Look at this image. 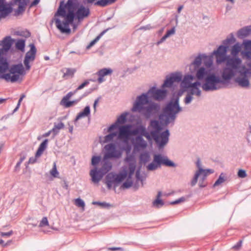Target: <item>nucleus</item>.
<instances>
[{
  "label": "nucleus",
  "mask_w": 251,
  "mask_h": 251,
  "mask_svg": "<svg viewBox=\"0 0 251 251\" xmlns=\"http://www.w3.org/2000/svg\"><path fill=\"white\" fill-rule=\"evenodd\" d=\"M173 83H174V82H173L172 77L171 76L169 77L167 76L162 87L163 88H164V87H171L172 86Z\"/></svg>",
  "instance_id": "nucleus-39"
},
{
  "label": "nucleus",
  "mask_w": 251,
  "mask_h": 251,
  "mask_svg": "<svg viewBox=\"0 0 251 251\" xmlns=\"http://www.w3.org/2000/svg\"><path fill=\"white\" fill-rule=\"evenodd\" d=\"M224 177V174L223 173H221L218 179L214 183L213 186L215 187L218 186L220 184L223 183L225 181Z\"/></svg>",
  "instance_id": "nucleus-44"
},
{
  "label": "nucleus",
  "mask_w": 251,
  "mask_h": 251,
  "mask_svg": "<svg viewBox=\"0 0 251 251\" xmlns=\"http://www.w3.org/2000/svg\"><path fill=\"white\" fill-rule=\"evenodd\" d=\"M111 29V28H108L104 30H103L95 39L91 41L89 44L87 46V49H90L91 47L94 46L101 37V36L104 35L109 29Z\"/></svg>",
  "instance_id": "nucleus-31"
},
{
  "label": "nucleus",
  "mask_w": 251,
  "mask_h": 251,
  "mask_svg": "<svg viewBox=\"0 0 251 251\" xmlns=\"http://www.w3.org/2000/svg\"><path fill=\"white\" fill-rule=\"evenodd\" d=\"M111 163L109 161H105L100 170L102 171L104 174H105L111 169Z\"/></svg>",
  "instance_id": "nucleus-33"
},
{
  "label": "nucleus",
  "mask_w": 251,
  "mask_h": 251,
  "mask_svg": "<svg viewBox=\"0 0 251 251\" xmlns=\"http://www.w3.org/2000/svg\"><path fill=\"white\" fill-rule=\"evenodd\" d=\"M243 240H240L235 245L232 247V249L235 251H239L241 249Z\"/></svg>",
  "instance_id": "nucleus-51"
},
{
  "label": "nucleus",
  "mask_w": 251,
  "mask_h": 251,
  "mask_svg": "<svg viewBox=\"0 0 251 251\" xmlns=\"http://www.w3.org/2000/svg\"><path fill=\"white\" fill-rule=\"evenodd\" d=\"M90 115V106L87 105L85 107V108L83 109L82 111L79 112L75 117V122H76L80 119L89 116Z\"/></svg>",
  "instance_id": "nucleus-27"
},
{
  "label": "nucleus",
  "mask_w": 251,
  "mask_h": 251,
  "mask_svg": "<svg viewBox=\"0 0 251 251\" xmlns=\"http://www.w3.org/2000/svg\"><path fill=\"white\" fill-rule=\"evenodd\" d=\"M111 176H112L110 174H107L105 176V183L108 189H111L113 184L114 185V182L112 180L113 177H111Z\"/></svg>",
  "instance_id": "nucleus-37"
},
{
  "label": "nucleus",
  "mask_w": 251,
  "mask_h": 251,
  "mask_svg": "<svg viewBox=\"0 0 251 251\" xmlns=\"http://www.w3.org/2000/svg\"><path fill=\"white\" fill-rule=\"evenodd\" d=\"M100 157L98 156H93L91 160V164L93 166H96L100 161Z\"/></svg>",
  "instance_id": "nucleus-49"
},
{
  "label": "nucleus",
  "mask_w": 251,
  "mask_h": 251,
  "mask_svg": "<svg viewBox=\"0 0 251 251\" xmlns=\"http://www.w3.org/2000/svg\"><path fill=\"white\" fill-rule=\"evenodd\" d=\"M93 89H91L89 91H86L81 97H80L78 99L75 100H74L69 101L67 100L65 101H63L62 102H61L62 103L65 107L68 108L72 106H73L74 104H76L78 103L82 98L84 97H86L89 94H90L93 91Z\"/></svg>",
  "instance_id": "nucleus-20"
},
{
  "label": "nucleus",
  "mask_w": 251,
  "mask_h": 251,
  "mask_svg": "<svg viewBox=\"0 0 251 251\" xmlns=\"http://www.w3.org/2000/svg\"><path fill=\"white\" fill-rule=\"evenodd\" d=\"M171 76L172 78L173 82H179L182 81V75L178 73L172 74Z\"/></svg>",
  "instance_id": "nucleus-43"
},
{
  "label": "nucleus",
  "mask_w": 251,
  "mask_h": 251,
  "mask_svg": "<svg viewBox=\"0 0 251 251\" xmlns=\"http://www.w3.org/2000/svg\"><path fill=\"white\" fill-rule=\"evenodd\" d=\"M92 203L95 205H98L102 208H107V209H109V208H110L112 206L111 204H110L109 203H107L105 201H104V202L93 201L92 202Z\"/></svg>",
  "instance_id": "nucleus-41"
},
{
  "label": "nucleus",
  "mask_w": 251,
  "mask_h": 251,
  "mask_svg": "<svg viewBox=\"0 0 251 251\" xmlns=\"http://www.w3.org/2000/svg\"><path fill=\"white\" fill-rule=\"evenodd\" d=\"M30 62H31L29 61H27V60L24 59V64L25 66V69L26 71H29L30 70L31 68V65H30Z\"/></svg>",
  "instance_id": "nucleus-59"
},
{
  "label": "nucleus",
  "mask_w": 251,
  "mask_h": 251,
  "mask_svg": "<svg viewBox=\"0 0 251 251\" xmlns=\"http://www.w3.org/2000/svg\"><path fill=\"white\" fill-rule=\"evenodd\" d=\"M136 169L135 162H130L128 164V171L126 180H131L132 176L133 175Z\"/></svg>",
  "instance_id": "nucleus-29"
},
{
  "label": "nucleus",
  "mask_w": 251,
  "mask_h": 251,
  "mask_svg": "<svg viewBox=\"0 0 251 251\" xmlns=\"http://www.w3.org/2000/svg\"><path fill=\"white\" fill-rule=\"evenodd\" d=\"M175 33V27H173L171 29L167 30L166 33V36L169 37L171 35L174 34Z\"/></svg>",
  "instance_id": "nucleus-64"
},
{
  "label": "nucleus",
  "mask_w": 251,
  "mask_h": 251,
  "mask_svg": "<svg viewBox=\"0 0 251 251\" xmlns=\"http://www.w3.org/2000/svg\"><path fill=\"white\" fill-rule=\"evenodd\" d=\"M247 65L249 67V68H247L245 66H243L241 67V71H246V70H249V71H250L249 72L250 73H249L248 74L250 76H251V62L247 64Z\"/></svg>",
  "instance_id": "nucleus-63"
},
{
  "label": "nucleus",
  "mask_w": 251,
  "mask_h": 251,
  "mask_svg": "<svg viewBox=\"0 0 251 251\" xmlns=\"http://www.w3.org/2000/svg\"><path fill=\"white\" fill-rule=\"evenodd\" d=\"M112 73V70L110 68H103L100 70L97 74L99 76L98 81L99 83H100L102 82L104 79L103 77L108 75H110Z\"/></svg>",
  "instance_id": "nucleus-21"
},
{
  "label": "nucleus",
  "mask_w": 251,
  "mask_h": 251,
  "mask_svg": "<svg viewBox=\"0 0 251 251\" xmlns=\"http://www.w3.org/2000/svg\"><path fill=\"white\" fill-rule=\"evenodd\" d=\"M106 153L105 154V158H119L121 156L120 151L117 150L116 146L114 143H110L105 146Z\"/></svg>",
  "instance_id": "nucleus-11"
},
{
  "label": "nucleus",
  "mask_w": 251,
  "mask_h": 251,
  "mask_svg": "<svg viewBox=\"0 0 251 251\" xmlns=\"http://www.w3.org/2000/svg\"><path fill=\"white\" fill-rule=\"evenodd\" d=\"M0 61V78L7 82H15L18 80L20 75H25L26 72L21 63L10 65L8 57Z\"/></svg>",
  "instance_id": "nucleus-3"
},
{
  "label": "nucleus",
  "mask_w": 251,
  "mask_h": 251,
  "mask_svg": "<svg viewBox=\"0 0 251 251\" xmlns=\"http://www.w3.org/2000/svg\"><path fill=\"white\" fill-rule=\"evenodd\" d=\"M206 56L203 55H199L197 56L194 61L191 63L189 66L190 72L191 73L193 74L196 72V77L199 80H205L207 76L210 75L212 73L209 70L205 69L204 67H201L202 58H206Z\"/></svg>",
  "instance_id": "nucleus-6"
},
{
  "label": "nucleus",
  "mask_w": 251,
  "mask_h": 251,
  "mask_svg": "<svg viewBox=\"0 0 251 251\" xmlns=\"http://www.w3.org/2000/svg\"><path fill=\"white\" fill-rule=\"evenodd\" d=\"M133 184V181L132 180H126L121 186V188L123 189H128L130 188Z\"/></svg>",
  "instance_id": "nucleus-45"
},
{
  "label": "nucleus",
  "mask_w": 251,
  "mask_h": 251,
  "mask_svg": "<svg viewBox=\"0 0 251 251\" xmlns=\"http://www.w3.org/2000/svg\"><path fill=\"white\" fill-rule=\"evenodd\" d=\"M250 33H251V25L240 29L238 31L237 35L238 37L243 38L248 36Z\"/></svg>",
  "instance_id": "nucleus-24"
},
{
  "label": "nucleus",
  "mask_w": 251,
  "mask_h": 251,
  "mask_svg": "<svg viewBox=\"0 0 251 251\" xmlns=\"http://www.w3.org/2000/svg\"><path fill=\"white\" fill-rule=\"evenodd\" d=\"M117 132H110L104 137V143H107L113 140V138L117 135Z\"/></svg>",
  "instance_id": "nucleus-40"
},
{
  "label": "nucleus",
  "mask_w": 251,
  "mask_h": 251,
  "mask_svg": "<svg viewBox=\"0 0 251 251\" xmlns=\"http://www.w3.org/2000/svg\"><path fill=\"white\" fill-rule=\"evenodd\" d=\"M14 40L10 36L5 37L2 40L0 41V61L3 62V59L8 57V53L11 49Z\"/></svg>",
  "instance_id": "nucleus-8"
},
{
  "label": "nucleus",
  "mask_w": 251,
  "mask_h": 251,
  "mask_svg": "<svg viewBox=\"0 0 251 251\" xmlns=\"http://www.w3.org/2000/svg\"><path fill=\"white\" fill-rule=\"evenodd\" d=\"M75 204L79 207L84 208L85 206V203L84 201L80 198L75 199Z\"/></svg>",
  "instance_id": "nucleus-48"
},
{
  "label": "nucleus",
  "mask_w": 251,
  "mask_h": 251,
  "mask_svg": "<svg viewBox=\"0 0 251 251\" xmlns=\"http://www.w3.org/2000/svg\"><path fill=\"white\" fill-rule=\"evenodd\" d=\"M150 158V156L148 152L141 153L140 156V161L143 162L144 163H146L149 161Z\"/></svg>",
  "instance_id": "nucleus-42"
},
{
  "label": "nucleus",
  "mask_w": 251,
  "mask_h": 251,
  "mask_svg": "<svg viewBox=\"0 0 251 251\" xmlns=\"http://www.w3.org/2000/svg\"><path fill=\"white\" fill-rule=\"evenodd\" d=\"M128 115L127 112L122 113L118 118L116 123L118 124H124L126 121V116Z\"/></svg>",
  "instance_id": "nucleus-36"
},
{
  "label": "nucleus",
  "mask_w": 251,
  "mask_h": 251,
  "mask_svg": "<svg viewBox=\"0 0 251 251\" xmlns=\"http://www.w3.org/2000/svg\"><path fill=\"white\" fill-rule=\"evenodd\" d=\"M50 173L51 175L52 176H53V177H57V175H58L59 173L57 170L56 164L55 163H54V165H53V166L52 169L50 171Z\"/></svg>",
  "instance_id": "nucleus-50"
},
{
  "label": "nucleus",
  "mask_w": 251,
  "mask_h": 251,
  "mask_svg": "<svg viewBox=\"0 0 251 251\" xmlns=\"http://www.w3.org/2000/svg\"><path fill=\"white\" fill-rule=\"evenodd\" d=\"M90 80H92L90 79ZM90 80H86L80 85H79L76 89H75V92H77L78 90L83 89L84 87L86 86L89 83Z\"/></svg>",
  "instance_id": "nucleus-53"
},
{
  "label": "nucleus",
  "mask_w": 251,
  "mask_h": 251,
  "mask_svg": "<svg viewBox=\"0 0 251 251\" xmlns=\"http://www.w3.org/2000/svg\"><path fill=\"white\" fill-rule=\"evenodd\" d=\"M130 133L133 135L144 136L149 140L151 139V135L147 131L145 126L142 125L134 126L133 129L130 130Z\"/></svg>",
  "instance_id": "nucleus-12"
},
{
  "label": "nucleus",
  "mask_w": 251,
  "mask_h": 251,
  "mask_svg": "<svg viewBox=\"0 0 251 251\" xmlns=\"http://www.w3.org/2000/svg\"><path fill=\"white\" fill-rule=\"evenodd\" d=\"M161 165L169 167L176 166V164L167 156H162L160 154H155L153 155V161L148 165L147 169L149 171H153Z\"/></svg>",
  "instance_id": "nucleus-7"
},
{
  "label": "nucleus",
  "mask_w": 251,
  "mask_h": 251,
  "mask_svg": "<svg viewBox=\"0 0 251 251\" xmlns=\"http://www.w3.org/2000/svg\"><path fill=\"white\" fill-rule=\"evenodd\" d=\"M29 47L30 50L25 53L24 59L32 62L36 58L37 50L33 44H30Z\"/></svg>",
  "instance_id": "nucleus-18"
},
{
  "label": "nucleus",
  "mask_w": 251,
  "mask_h": 251,
  "mask_svg": "<svg viewBox=\"0 0 251 251\" xmlns=\"http://www.w3.org/2000/svg\"><path fill=\"white\" fill-rule=\"evenodd\" d=\"M16 48L22 51H23L25 48V40H18L15 44Z\"/></svg>",
  "instance_id": "nucleus-34"
},
{
  "label": "nucleus",
  "mask_w": 251,
  "mask_h": 251,
  "mask_svg": "<svg viewBox=\"0 0 251 251\" xmlns=\"http://www.w3.org/2000/svg\"><path fill=\"white\" fill-rule=\"evenodd\" d=\"M238 176L240 178H244L247 176L246 172L244 170L240 169L238 172Z\"/></svg>",
  "instance_id": "nucleus-58"
},
{
  "label": "nucleus",
  "mask_w": 251,
  "mask_h": 251,
  "mask_svg": "<svg viewBox=\"0 0 251 251\" xmlns=\"http://www.w3.org/2000/svg\"><path fill=\"white\" fill-rule=\"evenodd\" d=\"M193 97L192 96L189 94L188 93L186 95V97L184 99V102L186 104H189L192 100H193Z\"/></svg>",
  "instance_id": "nucleus-56"
},
{
  "label": "nucleus",
  "mask_w": 251,
  "mask_h": 251,
  "mask_svg": "<svg viewBox=\"0 0 251 251\" xmlns=\"http://www.w3.org/2000/svg\"><path fill=\"white\" fill-rule=\"evenodd\" d=\"M76 92H75V90L74 91L69 92L65 97H63L61 100V102L68 100Z\"/></svg>",
  "instance_id": "nucleus-47"
},
{
  "label": "nucleus",
  "mask_w": 251,
  "mask_h": 251,
  "mask_svg": "<svg viewBox=\"0 0 251 251\" xmlns=\"http://www.w3.org/2000/svg\"><path fill=\"white\" fill-rule=\"evenodd\" d=\"M18 35L25 38H28L31 36V33L28 30L18 32Z\"/></svg>",
  "instance_id": "nucleus-52"
},
{
  "label": "nucleus",
  "mask_w": 251,
  "mask_h": 251,
  "mask_svg": "<svg viewBox=\"0 0 251 251\" xmlns=\"http://www.w3.org/2000/svg\"><path fill=\"white\" fill-rule=\"evenodd\" d=\"M182 93V92L179 91L177 93L176 95L174 94L171 99L173 100H176L177 99L178 102L179 103V97L181 96Z\"/></svg>",
  "instance_id": "nucleus-61"
},
{
  "label": "nucleus",
  "mask_w": 251,
  "mask_h": 251,
  "mask_svg": "<svg viewBox=\"0 0 251 251\" xmlns=\"http://www.w3.org/2000/svg\"><path fill=\"white\" fill-rule=\"evenodd\" d=\"M128 174V170L126 168H123L122 171L120 172L118 174H114L113 173H109L108 174H110L112 176L111 177H113L112 180L114 182V188L118 186V184L122 182L124 180H125Z\"/></svg>",
  "instance_id": "nucleus-13"
},
{
  "label": "nucleus",
  "mask_w": 251,
  "mask_h": 251,
  "mask_svg": "<svg viewBox=\"0 0 251 251\" xmlns=\"http://www.w3.org/2000/svg\"><path fill=\"white\" fill-rule=\"evenodd\" d=\"M160 108V104L150 101L148 94L143 93L136 98L131 111L142 112L146 118H149L157 116Z\"/></svg>",
  "instance_id": "nucleus-2"
},
{
  "label": "nucleus",
  "mask_w": 251,
  "mask_h": 251,
  "mask_svg": "<svg viewBox=\"0 0 251 251\" xmlns=\"http://www.w3.org/2000/svg\"><path fill=\"white\" fill-rule=\"evenodd\" d=\"M49 140L48 139H45L39 145L36 153L35 157H30L28 160L29 164H33L37 161V158L41 156L43 153L44 151L47 148Z\"/></svg>",
  "instance_id": "nucleus-14"
},
{
  "label": "nucleus",
  "mask_w": 251,
  "mask_h": 251,
  "mask_svg": "<svg viewBox=\"0 0 251 251\" xmlns=\"http://www.w3.org/2000/svg\"><path fill=\"white\" fill-rule=\"evenodd\" d=\"M230 37L227 38L223 41V45H220L216 50L213 51L212 54L214 55L218 64L226 61V66L223 69L221 73V78L212 73L207 78L201 87L205 91H214L221 88L219 84L227 85L231 79L237 74L238 69L241 65L242 60L240 58H229L226 56L228 45L233 44L235 41L232 33L230 34Z\"/></svg>",
  "instance_id": "nucleus-1"
},
{
  "label": "nucleus",
  "mask_w": 251,
  "mask_h": 251,
  "mask_svg": "<svg viewBox=\"0 0 251 251\" xmlns=\"http://www.w3.org/2000/svg\"><path fill=\"white\" fill-rule=\"evenodd\" d=\"M90 14V9L88 7H85L83 5H80L77 7L75 12L76 19L79 21L87 17Z\"/></svg>",
  "instance_id": "nucleus-16"
},
{
  "label": "nucleus",
  "mask_w": 251,
  "mask_h": 251,
  "mask_svg": "<svg viewBox=\"0 0 251 251\" xmlns=\"http://www.w3.org/2000/svg\"><path fill=\"white\" fill-rule=\"evenodd\" d=\"M240 68V66L239 68L238 69V71L237 72L240 74V76L237 77L235 78L234 81L237 83L239 86L243 88H246L250 86V81L249 80V77L250 76L248 74L249 72V70H246V71H241L239 70Z\"/></svg>",
  "instance_id": "nucleus-9"
},
{
  "label": "nucleus",
  "mask_w": 251,
  "mask_h": 251,
  "mask_svg": "<svg viewBox=\"0 0 251 251\" xmlns=\"http://www.w3.org/2000/svg\"><path fill=\"white\" fill-rule=\"evenodd\" d=\"M48 225V221L47 217H43L41 221L39 226H44Z\"/></svg>",
  "instance_id": "nucleus-60"
},
{
  "label": "nucleus",
  "mask_w": 251,
  "mask_h": 251,
  "mask_svg": "<svg viewBox=\"0 0 251 251\" xmlns=\"http://www.w3.org/2000/svg\"><path fill=\"white\" fill-rule=\"evenodd\" d=\"M203 171V169L202 168H200L199 169V170L196 172V173H195V176L193 177V178L192 179L191 182V185L192 186H195L197 181H198V177L200 176L201 175V172Z\"/></svg>",
  "instance_id": "nucleus-35"
},
{
  "label": "nucleus",
  "mask_w": 251,
  "mask_h": 251,
  "mask_svg": "<svg viewBox=\"0 0 251 251\" xmlns=\"http://www.w3.org/2000/svg\"><path fill=\"white\" fill-rule=\"evenodd\" d=\"M55 22L56 27L61 33L66 34H70L71 33V30L69 27V25L73 23H71L64 19V21L62 24L61 21L58 18L55 19Z\"/></svg>",
  "instance_id": "nucleus-15"
},
{
  "label": "nucleus",
  "mask_w": 251,
  "mask_h": 251,
  "mask_svg": "<svg viewBox=\"0 0 251 251\" xmlns=\"http://www.w3.org/2000/svg\"><path fill=\"white\" fill-rule=\"evenodd\" d=\"M13 10L11 5L5 4L3 0H0V12H2V15L8 16Z\"/></svg>",
  "instance_id": "nucleus-22"
},
{
  "label": "nucleus",
  "mask_w": 251,
  "mask_h": 251,
  "mask_svg": "<svg viewBox=\"0 0 251 251\" xmlns=\"http://www.w3.org/2000/svg\"><path fill=\"white\" fill-rule=\"evenodd\" d=\"M194 79V76L192 75H185L183 79L181 81V87L184 88L190 87L191 81Z\"/></svg>",
  "instance_id": "nucleus-25"
},
{
  "label": "nucleus",
  "mask_w": 251,
  "mask_h": 251,
  "mask_svg": "<svg viewBox=\"0 0 251 251\" xmlns=\"http://www.w3.org/2000/svg\"><path fill=\"white\" fill-rule=\"evenodd\" d=\"M61 71L63 73V77L65 78L68 76L72 77L76 72V69L74 68H63Z\"/></svg>",
  "instance_id": "nucleus-28"
},
{
  "label": "nucleus",
  "mask_w": 251,
  "mask_h": 251,
  "mask_svg": "<svg viewBox=\"0 0 251 251\" xmlns=\"http://www.w3.org/2000/svg\"><path fill=\"white\" fill-rule=\"evenodd\" d=\"M60 2H63L62 6L65 10L66 8L75 9L78 7V3L77 2H75V0H68L66 3H65L63 0H62Z\"/></svg>",
  "instance_id": "nucleus-26"
},
{
  "label": "nucleus",
  "mask_w": 251,
  "mask_h": 251,
  "mask_svg": "<svg viewBox=\"0 0 251 251\" xmlns=\"http://www.w3.org/2000/svg\"><path fill=\"white\" fill-rule=\"evenodd\" d=\"M201 175L202 176L199 179V185L200 188H203L207 185V183L205 182V180L207 176H206V173L201 174Z\"/></svg>",
  "instance_id": "nucleus-38"
},
{
  "label": "nucleus",
  "mask_w": 251,
  "mask_h": 251,
  "mask_svg": "<svg viewBox=\"0 0 251 251\" xmlns=\"http://www.w3.org/2000/svg\"><path fill=\"white\" fill-rule=\"evenodd\" d=\"M25 10V8L22 5H18L17 9L15 11L16 15H19L22 14Z\"/></svg>",
  "instance_id": "nucleus-54"
},
{
  "label": "nucleus",
  "mask_w": 251,
  "mask_h": 251,
  "mask_svg": "<svg viewBox=\"0 0 251 251\" xmlns=\"http://www.w3.org/2000/svg\"><path fill=\"white\" fill-rule=\"evenodd\" d=\"M201 83L199 81L191 83L189 88H194L195 89H199L198 86H201Z\"/></svg>",
  "instance_id": "nucleus-62"
},
{
  "label": "nucleus",
  "mask_w": 251,
  "mask_h": 251,
  "mask_svg": "<svg viewBox=\"0 0 251 251\" xmlns=\"http://www.w3.org/2000/svg\"><path fill=\"white\" fill-rule=\"evenodd\" d=\"M185 200H186L185 198L184 197H182L179 198L178 199L176 200L175 201L171 202L170 204H172V205L177 204L180 202L185 201Z\"/></svg>",
  "instance_id": "nucleus-55"
},
{
  "label": "nucleus",
  "mask_w": 251,
  "mask_h": 251,
  "mask_svg": "<svg viewBox=\"0 0 251 251\" xmlns=\"http://www.w3.org/2000/svg\"><path fill=\"white\" fill-rule=\"evenodd\" d=\"M143 136L141 135L136 136L135 140H132V144L136 148L140 147L144 148L147 146V143L144 140Z\"/></svg>",
  "instance_id": "nucleus-23"
},
{
  "label": "nucleus",
  "mask_w": 251,
  "mask_h": 251,
  "mask_svg": "<svg viewBox=\"0 0 251 251\" xmlns=\"http://www.w3.org/2000/svg\"><path fill=\"white\" fill-rule=\"evenodd\" d=\"M12 242V241L10 240H4V239H0V244L3 247H5L6 246L10 245Z\"/></svg>",
  "instance_id": "nucleus-57"
},
{
  "label": "nucleus",
  "mask_w": 251,
  "mask_h": 251,
  "mask_svg": "<svg viewBox=\"0 0 251 251\" xmlns=\"http://www.w3.org/2000/svg\"><path fill=\"white\" fill-rule=\"evenodd\" d=\"M241 50V47L238 43H236L234 45H233L232 47L231 50V54L232 55V57H230L229 56V58H238L237 56L239 52H240Z\"/></svg>",
  "instance_id": "nucleus-30"
},
{
  "label": "nucleus",
  "mask_w": 251,
  "mask_h": 251,
  "mask_svg": "<svg viewBox=\"0 0 251 251\" xmlns=\"http://www.w3.org/2000/svg\"><path fill=\"white\" fill-rule=\"evenodd\" d=\"M151 126L154 129L150 131L151 139H153L157 144L159 149L162 148L169 142L170 132L168 129L160 132L163 129L161 123L157 120H152L150 123Z\"/></svg>",
  "instance_id": "nucleus-5"
},
{
  "label": "nucleus",
  "mask_w": 251,
  "mask_h": 251,
  "mask_svg": "<svg viewBox=\"0 0 251 251\" xmlns=\"http://www.w3.org/2000/svg\"><path fill=\"white\" fill-rule=\"evenodd\" d=\"M90 175L92 177V181L95 183H98L104 174L102 173L101 170L100 169L98 171L97 169L96 168L91 170Z\"/></svg>",
  "instance_id": "nucleus-19"
},
{
  "label": "nucleus",
  "mask_w": 251,
  "mask_h": 251,
  "mask_svg": "<svg viewBox=\"0 0 251 251\" xmlns=\"http://www.w3.org/2000/svg\"><path fill=\"white\" fill-rule=\"evenodd\" d=\"M63 2H60L59 7L57 11L55 14V16H60L64 17V19L67 21L70 22L71 23H73L75 19H76V17L75 16H70L66 14V11L64 9V8L62 6Z\"/></svg>",
  "instance_id": "nucleus-17"
},
{
  "label": "nucleus",
  "mask_w": 251,
  "mask_h": 251,
  "mask_svg": "<svg viewBox=\"0 0 251 251\" xmlns=\"http://www.w3.org/2000/svg\"><path fill=\"white\" fill-rule=\"evenodd\" d=\"M148 96H151L155 100L161 101L167 96V91L164 89H158L154 86L151 87L147 93Z\"/></svg>",
  "instance_id": "nucleus-10"
},
{
  "label": "nucleus",
  "mask_w": 251,
  "mask_h": 251,
  "mask_svg": "<svg viewBox=\"0 0 251 251\" xmlns=\"http://www.w3.org/2000/svg\"><path fill=\"white\" fill-rule=\"evenodd\" d=\"M115 2V0H99L97 1L94 4L103 7Z\"/></svg>",
  "instance_id": "nucleus-32"
},
{
  "label": "nucleus",
  "mask_w": 251,
  "mask_h": 251,
  "mask_svg": "<svg viewBox=\"0 0 251 251\" xmlns=\"http://www.w3.org/2000/svg\"><path fill=\"white\" fill-rule=\"evenodd\" d=\"M164 204V203L163 201L160 199H156V200H154L152 202L153 205L157 208H159L160 207L163 206Z\"/></svg>",
  "instance_id": "nucleus-46"
},
{
  "label": "nucleus",
  "mask_w": 251,
  "mask_h": 251,
  "mask_svg": "<svg viewBox=\"0 0 251 251\" xmlns=\"http://www.w3.org/2000/svg\"><path fill=\"white\" fill-rule=\"evenodd\" d=\"M177 99L175 100H170L162 109V112L159 115L160 122L163 126H168L170 123L174 122L176 114L182 111Z\"/></svg>",
  "instance_id": "nucleus-4"
}]
</instances>
